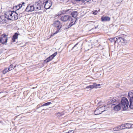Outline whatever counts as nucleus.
Masks as SVG:
<instances>
[{
	"mask_svg": "<svg viewBox=\"0 0 133 133\" xmlns=\"http://www.w3.org/2000/svg\"><path fill=\"white\" fill-rule=\"evenodd\" d=\"M44 3V2L43 0H39L38 1L36 2L35 4V10L37 11L43 8Z\"/></svg>",
	"mask_w": 133,
	"mask_h": 133,
	"instance_id": "f257e3e1",
	"label": "nucleus"
},
{
	"mask_svg": "<svg viewBox=\"0 0 133 133\" xmlns=\"http://www.w3.org/2000/svg\"><path fill=\"white\" fill-rule=\"evenodd\" d=\"M109 40L111 42H113L114 43V44H115L117 42V37H116L113 38H110L109 39Z\"/></svg>",
	"mask_w": 133,
	"mask_h": 133,
	"instance_id": "6ab92c4d",
	"label": "nucleus"
},
{
	"mask_svg": "<svg viewBox=\"0 0 133 133\" xmlns=\"http://www.w3.org/2000/svg\"><path fill=\"white\" fill-rule=\"evenodd\" d=\"M12 11H9L6 12L5 16L8 19L9 21L10 20L11 15H12Z\"/></svg>",
	"mask_w": 133,
	"mask_h": 133,
	"instance_id": "ddd939ff",
	"label": "nucleus"
},
{
	"mask_svg": "<svg viewBox=\"0 0 133 133\" xmlns=\"http://www.w3.org/2000/svg\"><path fill=\"white\" fill-rule=\"evenodd\" d=\"M51 102H48L46 103H45L43 105H42L43 106H46L49 105H50L51 104Z\"/></svg>",
	"mask_w": 133,
	"mask_h": 133,
	"instance_id": "7c9ffc66",
	"label": "nucleus"
},
{
	"mask_svg": "<svg viewBox=\"0 0 133 133\" xmlns=\"http://www.w3.org/2000/svg\"><path fill=\"white\" fill-rule=\"evenodd\" d=\"M120 103L121 108H122L123 110H125L128 109L129 105L128 100H121Z\"/></svg>",
	"mask_w": 133,
	"mask_h": 133,
	"instance_id": "f03ea898",
	"label": "nucleus"
},
{
	"mask_svg": "<svg viewBox=\"0 0 133 133\" xmlns=\"http://www.w3.org/2000/svg\"><path fill=\"white\" fill-rule=\"evenodd\" d=\"M126 95V94L122 95L120 96L121 98V100H128L127 98L125 97Z\"/></svg>",
	"mask_w": 133,
	"mask_h": 133,
	"instance_id": "b1692460",
	"label": "nucleus"
},
{
	"mask_svg": "<svg viewBox=\"0 0 133 133\" xmlns=\"http://www.w3.org/2000/svg\"><path fill=\"white\" fill-rule=\"evenodd\" d=\"M124 41L123 43L124 44H126L128 42H127V41L125 39H124Z\"/></svg>",
	"mask_w": 133,
	"mask_h": 133,
	"instance_id": "f704fd0d",
	"label": "nucleus"
},
{
	"mask_svg": "<svg viewBox=\"0 0 133 133\" xmlns=\"http://www.w3.org/2000/svg\"><path fill=\"white\" fill-rule=\"evenodd\" d=\"M120 128V127H119V126H117L116 127L114 128L113 129V130L115 131L121 130V129Z\"/></svg>",
	"mask_w": 133,
	"mask_h": 133,
	"instance_id": "cd10ccee",
	"label": "nucleus"
},
{
	"mask_svg": "<svg viewBox=\"0 0 133 133\" xmlns=\"http://www.w3.org/2000/svg\"><path fill=\"white\" fill-rule=\"evenodd\" d=\"M92 22V23H95V22Z\"/></svg>",
	"mask_w": 133,
	"mask_h": 133,
	"instance_id": "ea45409f",
	"label": "nucleus"
},
{
	"mask_svg": "<svg viewBox=\"0 0 133 133\" xmlns=\"http://www.w3.org/2000/svg\"><path fill=\"white\" fill-rule=\"evenodd\" d=\"M19 34L17 32H16L15 33L14 35L13 36L12 39L13 42H15V39L18 38V36Z\"/></svg>",
	"mask_w": 133,
	"mask_h": 133,
	"instance_id": "f3484780",
	"label": "nucleus"
},
{
	"mask_svg": "<svg viewBox=\"0 0 133 133\" xmlns=\"http://www.w3.org/2000/svg\"><path fill=\"white\" fill-rule=\"evenodd\" d=\"M7 40V37L6 35L4 34L0 37V42L2 44H4L6 43Z\"/></svg>",
	"mask_w": 133,
	"mask_h": 133,
	"instance_id": "39448f33",
	"label": "nucleus"
},
{
	"mask_svg": "<svg viewBox=\"0 0 133 133\" xmlns=\"http://www.w3.org/2000/svg\"><path fill=\"white\" fill-rule=\"evenodd\" d=\"M125 124L126 128H133V124H131L129 123Z\"/></svg>",
	"mask_w": 133,
	"mask_h": 133,
	"instance_id": "aec40b11",
	"label": "nucleus"
},
{
	"mask_svg": "<svg viewBox=\"0 0 133 133\" xmlns=\"http://www.w3.org/2000/svg\"><path fill=\"white\" fill-rule=\"evenodd\" d=\"M56 115L58 117H60L64 115V113L63 112H58L56 113Z\"/></svg>",
	"mask_w": 133,
	"mask_h": 133,
	"instance_id": "5701e85b",
	"label": "nucleus"
},
{
	"mask_svg": "<svg viewBox=\"0 0 133 133\" xmlns=\"http://www.w3.org/2000/svg\"><path fill=\"white\" fill-rule=\"evenodd\" d=\"M71 18L70 16L65 15L62 16L61 18V19L63 22H66L68 21H69L71 19Z\"/></svg>",
	"mask_w": 133,
	"mask_h": 133,
	"instance_id": "9b49d317",
	"label": "nucleus"
},
{
	"mask_svg": "<svg viewBox=\"0 0 133 133\" xmlns=\"http://www.w3.org/2000/svg\"><path fill=\"white\" fill-rule=\"evenodd\" d=\"M130 105L129 107L130 109L133 108V100H130Z\"/></svg>",
	"mask_w": 133,
	"mask_h": 133,
	"instance_id": "bb28decb",
	"label": "nucleus"
},
{
	"mask_svg": "<svg viewBox=\"0 0 133 133\" xmlns=\"http://www.w3.org/2000/svg\"><path fill=\"white\" fill-rule=\"evenodd\" d=\"M12 15H11L10 20H17L18 18V14L15 12L12 11Z\"/></svg>",
	"mask_w": 133,
	"mask_h": 133,
	"instance_id": "1a4fd4ad",
	"label": "nucleus"
},
{
	"mask_svg": "<svg viewBox=\"0 0 133 133\" xmlns=\"http://www.w3.org/2000/svg\"><path fill=\"white\" fill-rule=\"evenodd\" d=\"M9 71H8V69L7 70V68H5L3 71V74H5L7 72Z\"/></svg>",
	"mask_w": 133,
	"mask_h": 133,
	"instance_id": "2f4dec72",
	"label": "nucleus"
},
{
	"mask_svg": "<svg viewBox=\"0 0 133 133\" xmlns=\"http://www.w3.org/2000/svg\"><path fill=\"white\" fill-rule=\"evenodd\" d=\"M57 52H55L53 54L48 57L45 60L44 62V63H47L51 60L54 58L57 55Z\"/></svg>",
	"mask_w": 133,
	"mask_h": 133,
	"instance_id": "9d476101",
	"label": "nucleus"
},
{
	"mask_svg": "<svg viewBox=\"0 0 133 133\" xmlns=\"http://www.w3.org/2000/svg\"><path fill=\"white\" fill-rule=\"evenodd\" d=\"M94 85V84H93L92 85H90L89 86H87L86 87V88L87 89H89V88H91V89H93L94 88H95V85Z\"/></svg>",
	"mask_w": 133,
	"mask_h": 133,
	"instance_id": "a878e982",
	"label": "nucleus"
},
{
	"mask_svg": "<svg viewBox=\"0 0 133 133\" xmlns=\"http://www.w3.org/2000/svg\"><path fill=\"white\" fill-rule=\"evenodd\" d=\"M110 18L108 16H102L101 18V20L102 22L109 21L110 20Z\"/></svg>",
	"mask_w": 133,
	"mask_h": 133,
	"instance_id": "dca6fc26",
	"label": "nucleus"
},
{
	"mask_svg": "<svg viewBox=\"0 0 133 133\" xmlns=\"http://www.w3.org/2000/svg\"><path fill=\"white\" fill-rule=\"evenodd\" d=\"M35 9L34 6L32 4H30L27 6L25 11L28 12H32Z\"/></svg>",
	"mask_w": 133,
	"mask_h": 133,
	"instance_id": "6e6552de",
	"label": "nucleus"
},
{
	"mask_svg": "<svg viewBox=\"0 0 133 133\" xmlns=\"http://www.w3.org/2000/svg\"><path fill=\"white\" fill-rule=\"evenodd\" d=\"M79 44V43H77L72 48V49H75V51H77L79 49V47L80 46L78 45V44Z\"/></svg>",
	"mask_w": 133,
	"mask_h": 133,
	"instance_id": "a211bd4d",
	"label": "nucleus"
},
{
	"mask_svg": "<svg viewBox=\"0 0 133 133\" xmlns=\"http://www.w3.org/2000/svg\"><path fill=\"white\" fill-rule=\"evenodd\" d=\"M21 4H21L22 5V6H24L25 5V3L24 2H22L21 3Z\"/></svg>",
	"mask_w": 133,
	"mask_h": 133,
	"instance_id": "72a5a7b5",
	"label": "nucleus"
},
{
	"mask_svg": "<svg viewBox=\"0 0 133 133\" xmlns=\"http://www.w3.org/2000/svg\"><path fill=\"white\" fill-rule=\"evenodd\" d=\"M16 65H15L14 66V65L12 64H11L8 68V71H10L12 69H14L16 67Z\"/></svg>",
	"mask_w": 133,
	"mask_h": 133,
	"instance_id": "4be33fe9",
	"label": "nucleus"
},
{
	"mask_svg": "<svg viewBox=\"0 0 133 133\" xmlns=\"http://www.w3.org/2000/svg\"><path fill=\"white\" fill-rule=\"evenodd\" d=\"M121 108V103L115 105L113 108V110L114 111H118Z\"/></svg>",
	"mask_w": 133,
	"mask_h": 133,
	"instance_id": "4468645a",
	"label": "nucleus"
},
{
	"mask_svg": "<svg viewBox=\"0 0 133 133\" xmlns=\"http://www.w3.org/2000/svg\"><path fill=\"white\" fill-rule=\"evenodd\" d=\"M1 54V52H0V54Z\"/></svg>",
	"mask_w": 133,
	"mask_h": 133,
	"instance_id": "37998d69",
	"label": "nucleus"
},
{
	"mask_svg": "<svg viewBox=\"0 0 133 133\" xmlns=\"http://www.w3.org/2000/svg\"><path fill=\"white\" fill-rule=\"evenodd\" d=\"M107 103L108 105L111 104L116 105L120 103L118 100H109Z\"/></svg>",
	"mask_w": 133,
	"mask_h": 133,
	"instance_id": "f8f14e48",
	"label": "nucleus"
},
{
	"mask_svg": "<svg viewBox=\"0 0 133 133\" xmlns=\"http://www.w3.org/2000/svg\"><path fill=\"white\" fill-rule=\"evenodd\" d=\"M72 130H70L68 131L67 133H73V132L72 133Z\"/></svg>",
	"mask_w": 133,
	"mask_h": 133,
	"instance_id": "4c0bfd02",
	"label": "nucleus"
},
{
	"mask_svg": "<svg viewBox=\"0 0 133 133\" xmlns=\"http://www.w3.org/2000/svg\"><path fill=\"white\" fill-rule=\"evenodd\" d=\"M117 41L118 40H119L120 41V42L122 43H123L124 39L122 37H117Z\"/></svg>",
	"mask_w": 133,
	"mask_h": 133,
	"instance_id": "c85d7f7f",
	"label": "nucleus"
},
{
	"mask_svg": "<svg viewBox=\"0 0 133 133\" xmlns=\"http://www.w3.org/2000/svg\"><path fill=\"white\" fill-rule=\"evenodd\" d=\"M53 24L54 26L56 27V29L57 30L53 34V35H54L59 31V30L62 27V25L60 22L58 21L54 22Z\"/></svg>",
	"mask_w": 133,
	"mask_h": 133,
	"instance_id": "7ed1b4c3",
	"label": "nucleus"
},
{
	"mask_svg": "<svg viewBox=\"0 0 133 133\" xmlns=\"http://www.w3.org/2000/svg\"><path fill=\"white\" fill-rule=\"evenodd\" d=\"M74 24H70L69 25H68V28H70V27L71 26L73 25Z\"/></svg>",
	"mask_w": 133,
	"mask_h": 133,
	"instance_id": "c9c22d12",
	"label": "nucleus"
},
{
	"mask_svg": "<svg viewBox=\"0 0 133 133\" xmlns=\"http://www.w3.org/2000/svg\"><path fill=\"white\" fill-rule=\"evenodd\" d=\"M103 108V106L102 107H98L94 111L95 115H97L100 114L104 111V110Z\"/></svg>",
	"mask_w": 133,
	"mask_h": 133,
	"instance_id": "20e7f679",
	"label": "nucleus"
},
{
	"mask_svg": "<svg viewBox=\"0 0 133 133\" xmlns=\"http://www.w3.org/2000/svg\"><path fill=\"white\" fill-rule=\"evenodd\" d=\"M52 5V3L50 1L48 0L44 2V8L45 9H48L50 8Z\"/></svg>",
	"mask_w": 133,
	"mask_h": 133,
	"instance_id": "0eeeda50",
	"label": "nucleus"
},
{
	"mask_svg": "<svg viewBox=\"0 0 133 133\" xmlns=\"http://www.w3.org/2000/svg\"><path fill=\"white\" fill-rule=\"evenodd\" d=\"M94 85H95V88H97L98 87L101 85L100 84H97L96 83H94Z\"/></svg>",
	"mask_w": 133,
	"mask_h": 133,
	"instance_id": "473e14b6",
	"label": "nucleus"
},
{
	"mask_svg": "<svg viewBox=\"0 0 133 133\" xmlns=\"http://www.w3.org/2000/svg\"><path fill=\"white\" fill-rule=\"evenodd\" d=\"M98 12L97 11H95L94 12L93 14L94 15H96L97 14V13Z\"/></svg>",
	"mask_w": 133,
	"mask_h": 133,
	"instance_id": "e433bc0d",
	"label": "nucleus"
},
{
	"mask_svg": "<svg viewBox=\"0 0 133 133\" xmlns=\"http://www.w3.org/2000/svg\"><path fill=\"white\" fill-rule=\"evenodd\" d=\"M97 28V27H96L95 28V29H96Z\"/></svg>",
	"mask_w": 133,
	"mask_h": 133,
	"instance_id": "a19ab883",
	"label": "nucleus"
},
{
	"mask_svg": "<svg viewBox=\"0 0 133 133\" xmlns=\"http://www.w3.org/2000/svg\"><path fill=\"white\" fill-rule=\"evenodd\" d=\"M2 92H0V93H2Z\"/></svg>",
	"mask_w": 133,
	"mask_h": 133,
	"instance_id": "79ce46f5",
	"label": "nucleus"
},
{
	"mask_svg": "<svg viewBox=\"0 0 133 133\" xmlns=\"http://www.w3.org/2000/svg\"><path fill=\"white\" fill-rule=\"evenodd\" d=\"M119 127H120V128L121 129V130L124 129L126 128V127H125V124H122L121 125H119Z\"/></svg>",
	"mask_w": 133,
	"mask_h": 133,
	"instance_id": "c756f323",
	"label": "nucleus"
},
{
	"mask_svg": "<svg viewBox=\"0 0 133 133\" xmlns=\"http://www.w3.org/2000/svg\"><path fill=\"white\" fill-rule=\"evenodd\" d=\"M22 7V5L21 4H18L17 5H16L14 7V8L15 9H16L17 10H18Z\"/></svg>",
	"mask_w": 133,
	"mask_h": 133,
	"instance_id": "393cba45",
	"label": "nucleus"
},
{
	"mask_svg": "<svg viewBox=\"0 0 133 133\" xmlns=\"http://www.w3.org/2000/svg\"><path fill=\"white\" fill-rule=\"evenodd\" d=\"M127 97L129 100H133V90L129 92Z\"/></svg>",
	"mask_w": 133,
	"mask_h": 133,
	"instance_id": "2eb2a0df",
	"label": "nucleus"
},
{
	"mask_svg": "<svg viewBox=\"0 0 133 133\" xmlns=\"http://www.w3.org/2000/svg\"><path fill=\"white\" fill-rule=\"evenodd\" d=\"M8 19L5 15H1L0 16V24L6 23L8 22Z\"/></svg>",
	"mask_w": 133,
	"mask_h": 133,
	"instance_id": "423d86ee",
	"label": "nucleus"
},
{
	"mask_svg": "<svg viewBox=\"0 0 133 133\" xmlns=\"http://www.w3.org/2000/svg\"><path fill=\"white\" fill-rule=\"evenodd\" d=\"M73 22H71V23L70 24H73ZM75 23H75H74V24H74Z\"/></svg>",
	"mask_w": 133,
	"mask_h": 133,
	"instance_id": "58836bf2",
	"label": "nucleus"
},
{
	"mask_svg": "<svg viewBox=\"0 0 133 133\" xmlns=\"http://www.w3.org/2000/svg\"><path fill=\"white\" fill-rule=\"evenodd\" d=\"M78 14V12L77 11H74L72 12L71 13V15L72 16L75 18H76Z\"/></svg>",
	"mask_w": 133,
	"mask_h": 133,
	"instance_id": "412c9836",
	"label": "nucleus"
}]
</instances>
